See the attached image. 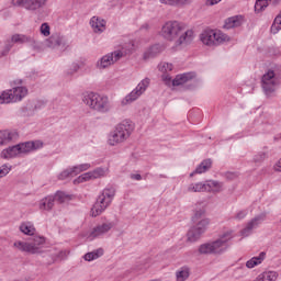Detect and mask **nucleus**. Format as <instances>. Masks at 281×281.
I'll use <instances>...</instances> for the list:
<instances>
[{"mask_svg":"<svg viewBox=\"0 0 281 281\" xmlns=\"http://www.w3.org/2000/svg\"><path fill=\"white\" fill-rule=\"evenodd\" d=\"M11 170H12V166L8 164L0 166V179H3V177H8Z\"/></svg>","mask_w":281,"mask_h":281,"instance_id":"4c0bfd02","label":"nucleus"},{"mask_svg":"<svg viewBox=\"0 0 281 281\" xmlns=\"http://www.w3.org/2000/svg\"><path fill=\"white\" fill-rule=\"evenodd\" d=\"M267 155L265 153H259L257 155H255L254 157V161L255 164H260L261 161H265Z\"/></svg>","mask_w":281,"mask_h":281,"instance_id":"37998d69","label":"nucleus"},{"mask_svg":"<svg viewBox=\"0 0 281 281\" xmlns=\"http://www.w3.org/2000/svg\"><path fill=\"white\" fill-rule=\"evenodd\" d=\"M112 227H115V224L113 222H104L102 224H98L90 232L89 239L94 240V238H102L106 236Z\"/></svg>","mask_w":281,"mask_h":281,"instance_id":"4468645a","label":"nucleus"},{"mask_svg":"<svg viewBox=\"0 0 281 281\" xmlns=\"http://www.w3.org/2000/svg\"><path fill=\"white\" fill-rule=\"evenodd\" d=\"M200 41L206 47H218L225 45V43H229L232 37L218 29H205L200 34Z\"/></svg>","mask_w":281,"mask_h":281,"instance_id":"20e7f679","label":"nucleus"},{"mask_svg":"<svg viewBox=\"0 0 281 281\" xmlns=\"http://www.w3.org/2000/svg\"><path fill=\"white\" fill-rule=\"evenodd\" d=\"M211 168L212 159H205L196 167L194 172L190 173V177H194V175H203V172H207Z\"/></svg>","mask_w":281,"mask_h":281,"instance_id":"cd10ccee","label":"nucleus"},{"mask_svg":"<svg viewBox=\"0 0 281 281\" xmlns=\"http://www.w3.org/2000/svg\"><path fill=\"white\" fill-rule=\"evenodd\" d=\"M9 42H11L12 45H25V43H34V37L25 34H13Z\"/></svg>","mask_w":281,"mask_h":281,"instance_id":"b1692460","label":"nucleus"},{"mask_svg":"<svg viewBox=\"0 0 281 281\" xmlns=\"http://www.w3.org/2000/svg\"><path fill=\"white\" fill-rule=\"evenodd\" d=\"M162 81L165 82V85H167V87H172V77L171 76L164 74Z\"/></svg>","mask_w":281,"mask_h":281,"instance_id":"c03bdc74","label":"nucleus"},{"mask_svg":"<svg viewBox=\"0 0 281 281\" xmlns=\"http://www.w3.org/2000/svg\"><path fill=\"white\" fill-rule=\"evenodd\" d=\"M69 177H72L71 171H70V169H66L61 173H59L58 179L60 181H65V179H69Z\"/></svg>","mask_w":281,"mask_h":281,"instance_id":"79ce46f5","label":"nucleus"},{"mask_svg":"<svg viewBox=\"0 0 281 281\" xmlns=\"http://www.w3.org/2000/svg\"><path fill=\"white\" fill-rule=\"evenodd\" d=\"M245 216H247V210L238 211L235 215V218L237 221H243V218H245Z\"/></svg>","mask_w":281,"mask_h":281,"instance_id":"a18cd8bd","label":"nucleus"},{"mask_svg":"<svg viewBox=\"0 0 281 281\" xmlns=\"http://www.w3.org/2000/svg\"><path fill=\"white\" fill-rule=\"evenodd\" d=\"M188 192H206V181L191 183L187 188Z\"/></svg>","mask_w":281,"mask_h":281,"instance_id":"72a5a7b5","label":"nucleus"},{"mask_svg":"<svg viewBox=\"0 0 281 281\" xmlns=\"http://www.w3.org/2000/svg\"><path fill=\"white\" fill-rule=\"evenodd\" d=\"M142 265H143L142 267L137 268L138 271H146L150 269V265H153V260L150 258H147L143 261Z\"/></svg>","mask_w":281,"mask_h":281,"instance_id":"ea45409f","label":"nucleus"},{"mask_svg":"<svg viewBox=\"0 0 281 281\" xmlns=\"http://www.w3.org/2000/svg\"><path fill=\"white\" fill-rule=\"evenodd\" d=\"M25 95H27V88L25 87H15L10 90H4L0 94V104L21 102Z\"/></svg>","mask_w":281,"mask_h":281,"instance_id":"6e6552de","label":"nucleus"},{"mask_svg":"<svg viewBox=\"0 0 281 281\" xmlns=\"http://www.w3.org/2000/svg\"><path fill=\"white\" fill-rule=\"evenodd\" d=\"M265 258H267V254L265 251L260 252L259 256L257 257H252L250 260L246 262L247 269H254V267L262 265V262H265Z\"/></svg>","mask_w":281,"mask_h":281,"instance_id":"bb28decb","label":"nucleus"},{"mask_svg":"<svg viewBox=\"0 0 281 281\" xmlns=\"http://www.w3.org/2000/svg\"><path fill=\"white\" fill-rule=\"evenodd\" d=\"M54 203H55L54 195H48L40 201L38 207L40 210H45L49 212V210H53Z\"/></svg>","mask_w":281,"mask_h":281,"instance_id":"c756f323","label":"nucleus"},{"mask_svg":"<svg viewBox=\"0 0 281 281\" xmlns=\"http://www.w3.org/2000/svg\"><path fill=\"white\" fill-rule=\"evenodd\" d=\"M78 69H80V65L75 63L71 66V71H69L68 74H76V71H78Z\"/></svg>","mask_w":281,"mask_h":281,"instance_id":"3c124183","label":"nucleus"},{"mask_svg":"<svg viewBox=\"0 0 281 281\" xmlns=\"http://www.w3.org/2000/svg\"><path fill=\"white\" fill-rule=\"evenodd\" d=\"M196 225L193 226L189 232H188V240L190 243H196L203 234H205V229H207V225H210V218H202L199 222H195Z\"/></svg>","mask_w":281,"mask_h":281,"instance_id":"f8f14e48","label":"nucleus"},{"mask_svg":"<svg viewBox=\"0 0 281 281\" xmlns=\"http://www.w3.org/2000/svg\"><path fill=\"white\" fill-rule=\"evenodd\" d=\"M77 167H79V172H85L86 170H89V168H91V164H81Z\"/></svg>","mask_w":281,"mask_h":281,"instance_id":"de8ad7c7","label":"nucleus"},{"mask_svg":"<svg viewBox=\"0 0 281 281\" xmlns=\"http://www.w3.org/2000/svg\"><path fill=\"white\" fill-rule=\"evenodd\" d=\"M276 172H281V158L274 165Z\"/></svg>","mask_w":281,"mask_h":281,"instance_id":"603ef678","label":"nucleus"},{"mask_svg":"<svg viewBox=\"0 0 281 281\" xmlns=\"http://www.w3.org/2000/svg\"><path fill=\"white\" fill-rule=\"evenodd\" d=\"M194 78V74L192 72H186L182 75L176 76V78L172 80V87H179L181 85H186L189 80H192Z\"/></svg>","mask_w":281,"mask_h":281,"instance_id":"a878e982","label":"nucleus"},{"mask_svg":"<svg viewBox=\"0 0 281 281\" xmlns=\"http://www.w3.org/2000/svg\"><path fill=\"white\" fill-rule=\"evenodd\" d=\"M133 123L131 121H123L116 125L115 130L109 135L108 144L110 146H117L126 142L133 133Z\"/></svg>","mask_w":281,"mask_h":281,"instance_id":"39448f33","label":"nucleus"},{"mask_svg":"<svg viewBox=\"0 0 281 281\" xmlns=\"http://www.w3.org/2000/svg\"><path fill=\"white\" fill-rule=\"evenodd\" d=\"M159 69L162 71V74H168V71H172V64H169V63L160 64Z\"/></svg>","mask_w":281,"mask_h":281,"instance_id":"a19ab883","label":"nucleus"},{"mask_svg":"<svg viewBox=\"0 0 281 281\" xmlns=\"http://www.w3.org/2000/svg\"><path fill=\"white\" fill-rule=\"evenodd\" d=\"M82 102L92 111H97V113H109L111 111L109 97L98 92H85L82 94Z\"/></svg>","mask_w":281,"mask_h":281,"instance_id":"7ed1b4c3","label":"nucleus"},{"mask_svg":"<svg viewBox=\"0 0 281 281\" xmlns=\"http://www.w3.org/2000/svg\"><path fill=\"white\" fill-rule=\"evenodd\" d=\"M160 3H164L165 5H178L177 0H160Z\"/></svg>","mask_w":281,"mask_h":281,"instance_id":"09e8293b","label":"nucleus"},{"mask_svg":"<svg viewBox=\"0 0 281 281\" xmlns=\"http://www.w3.org/2000/svg\"><path fill=\"white\" fill-rule=\"evenodd\" d=\"M278 85L280 81L276 77V72L273 70H268L261 79V87L266 93V95H271L273 91L278 89Z\"/></svg>","mask_w":281,"mask_h":281,"instance_id":"9b49d317","label":"nucleus"},{"mask_svg":"<svg viewBox=\"0 0 281 281\" xmlns=\"http://www.w3.org/2000/svg\"><path fill=\"white\" fill-rule=\"evenodd\" d=\"M161 52H164V45L155 44L145 50L143 54V60H150V58H156V56H159Z\"/></svg>","mask_w":281,"mask_h":281,"instance_id":"6ab92c4d","label":"nucleus"},{"mask_svg":"<svg viewBox=\"0 0 281 281\" xmlns=\"http://www.w3.org/2000/svg\"><path fill=\"white\" fill-rule=\"evenodd\" d=\"M40 32L42 36H49L50 27L48 23H43L40 27Z\"/></svg>","mask_w":281,"mask_h":281,"instance_id":"58836bf2","label":"nucleus"},{"mask_svg":"<svg viewBox=\"0 0 281 281\" xmlns=\"http://www.w3.org/2000/svg\"><path fill=\"white\" fill-rule=\"evenodd\" d=\"M203 218H207V217H205V210L200 209V210L195 211V213L192 217V221H193V223H199V221H203Z\"/></svg>","mask_w":281,"mask_h":281,"instance_id":"e433bc0d","label":"nucleus"},{"mask_svg":"<svg viewBox=\"0 0 281 281\" xmlns=\"http://www.w3.org/2000/svg\"><path fill=\"white\" fill-rule=\"evenodd\" d=\"M131 179H134L135 181H142V175L133 173L131 175Z\"/></svg>","mask_w":281,"mask_h":281,"instance_id":"5fc2aeb1","label":"nucleus"},{"mask_svg":"<svg viewBox=\"0 0 281 281\" xmlns=\"http://www.w3.org/2000/svg\"><path fill=\"white\" fill-rule=\"evenodd\" d=\"M113 199H115V188L103 189L91 209V216H100L113 203Z\"/></svg>","mask_w":281,"mask_h":281,"instance_id":"423d86ee","label":"nucleus"},{"mask_svg":"<svg viewBox=\"0 0 281 281\" xmlns=\"http://www.w3.org/2000/svg\"><path fill=\"white\" fill-rule=\"evenodd\" d=\"M194 0H177L178 5H190Z\"/></svg>","mask_w":281,"mask_h":281,"instance_id":"8fccbe9b","label":"nucleus"},{"mask_svg":"<svg viewBox=\"0 0 281 281\" xmlns=\"http://www.w3.org/2000/svg\"><path fill=\"white\" fill-rule=\"evenodd\" d=\"M266 218L265 214L258 215L254 217L250 222H248L247 226L241 231V236L247 237L250 236L251 232L258 227Z\"/></svg>","mask_w":281,"mask_h":281,"instance_id":"a211bd4d","label":"nucleus"},{"mask_svg":"<svg viewBox=\"0 0 281 281\" xmlns=\"http://www.w3.org/2000/svg\"><path fill=\"white\" fill-rule=\"evenodd\" d=\"M124 56H126V52L114 50L101 57L97 61L95 67L97 69H100V70L109 69V67H111L112 65H115V63H117V60H120L121 58H124Z\"/></svg>","mask_w":281,"mask_h":281,"instance_id":"9d476101","label":"nucleus"},{"mask_svg":"<svg viewBox=\"0 0 281 281\" xmlns=\"http://www.w3.org/2000/svg\"><path fill=\"white\" fill-rule=\"evenodd\" d=\"M206 5H216L217 3H221V0H206Z\"/></svg>","mask_w":281,"mask_h":281,"instance_id":"864d4df0","label":"nucleus"},{"mask_svg":"<svg viewBox=\"0 0 281 281\" xmlns=\"http://www.w3.org/2000/svg\"><path fill=\"white\" fill-rule=\"evenodd\" d=\"M67 256H69V251L67 250H61L58 255L59 258H67Z\"/></svg>","mask_w":281,"mask_h":281,"instance_id":"6e6d98bb","label":"nucleus"},{"mask_svg":"<svg viewBox=\"0 0 281 281\" xmlns=\"http://www.w3.org/2000/svg\"><path fill=\"white\" fill-rule=\"evenodd\" d=\"M38 148H43V142L35 140V142H26L22 144H18V150L21 155H29V153H32L34 150H38Z\"/></svg>","mask_w":281,"mask_h":281,"instance_id":"f3484780","label":"nucleus"},{"mask_svg":"<svg viewBox=\"0 0 281 281\" xmlns=\"http://www.w3.org/2000/svg\"><path fill=\"white\" fill-rule=\"evenodd\" d=\"M223 190H225L223 182L217 180H206V192H211L212 194H221Z\"/></svg>","mask_w":281,"mask_h":281,"instance_id":"412c9836","label":"nucleus"},{"mask_svg":"<svg viewBox=\"0 0 281 281\" xmlns=\"http://www.w3.org/2000/svg\"><path fill=\"white\" fill-rule=\"evenodd\" d=\"M269 1H272L273 5L281 3V0H257L255 3V12H262L266 8H269Z\"/></svg>","mask_w":281,"mask_h":281,"instance_id":"7c9ffc66","label":"nucleus"},{"mask_svg":"<svg viewBox=\"0 0 281 281\" xmlns=\"http://www.w3.org/2000/svg\"><path fill=\"white\" fill-rule=\"evenodd\" d=\"M20 232L25 234V236H34L36 234V227L32 222H23L20 224Z\"/></svg>","mask_w":281,"mask_h":281,"instance_id":"c85d7f7f","label":"nucleus"},{"mask_svg":"<svg viewBox=\"0 0 281 281\" xmlns=\"http://www.w3.org/2000/svg\"><path fill=\"white\" fill-rule=\"evenodd\" d=\"M68 169L70 170L71 177H76L77 175H80V172H81L78 166H75V167L68 168Z\"/></svg>","mask_w":281,"mask_h":281,"instance_id":"49530a36","label":"nucleus"},{"mask_svg":"<svg viewBox=\"0 0 281 281\" xmlns=\"http://www.w3.org/2000/svg\"><path fill=\"white\" fill-rule=\"evenodd\" d=\"M54 201L57 203H67V201H71V196L63 191H57L55 195H53Z\"/></svg>","mask_w":281,"mask_h":281,"instance_id":"f704fd0d","label":"nucleus"},{"mask_svg":"<svg viewBox=\"0 0 281 281\" xmlns=\"http://www.w3.org/2000/svg\"><path fill=\"white\" fill-rule=\"evenodd\" d=\"M90 25L95 34H102L106 30V22L98 16L91 18Z\"/></svg>","mask_w":281,"mask_h":281,"instance_id":"4be33fe9","label":"nucleus"},{"mask_svg":"<svg viewBox=\"0 0 281 281\" xmlns=\"http://www.w3.org/2000/svg\"><path fill=\"white\" fill-rule=\"evenodd\" d=\"M149 27H150V25H148V24H143V26H142L143 30H148Z\"/></svg>","mask_w":281,"mask_h":281,"instance_id":"4d7b16f0","label":"nucleus"},{"mask_svg":"<svg viewBox=\"0 0 281 281\" xmlns=\"http://www.w3.org/2000/svg\"><path fill=\"white\" fill-rule=\"evenodd\" d=\"M159 35L169 43L176 41V47L190 45L194 41V31L192 29L186 31V26L179 21H167L161 26Z\"/></svg>","mask_w":281,"mask_h":281,"instance_id":"f257e3e1","label":"nucleus"},{"mask_svg":"<svg viewBox=\"0 0 281 281\" xmlns=\"http://www.w3.org/2000/svg\"><path fill=\"white\" fill-rule=\"evenodd\" d=\"M13 47V44L8 40L3 48L0 50V58H5Z\"/></svg>","mask_w":281,"mask_h":281,"instance_id":"c9c22d12","label":"nucleus"},{"mask_svg":"<svg viewBox=\"0 0 281 281\" xmlns=\"http://www.w3.org/2000/svg\"><path fill=\"white\" fill-rule=\"evenodd\" d=\"M102 256H104V249L102 248H99L97 250H93L91 252H88L83 256V259L87 261V262H91L93 260H98V258H102Z\"/></svg>","mask_w":281,"mask_h":281,"instance_id":"473e14b6","label":"nucleus"},{"mask_svg":"<svg viewBox=\"0 0 281 281\" xmlns=\"http://www.w3.org/2000/svg\"><path fill=\"white\" fill-rule=\"evenodd\" d=\"M45 245V237L35 236L32 241L16 240L13 244L14 249L24 254H41V249Z\"/></svg>","mask_w":281,"mask_h":281,"instance_id":"0eeeda50","label":"nucleus"},{"mask_svg":"<svg viewBox=\"0 0 281 281\" xmlns=\"http://www.w3.org/2000/svg\"><path fill=\"white\" fill-rule=\"evenodd\" d=\"M1 159H16L21 157L18 145L8 147L0 153Z\"/></svg>","mask_w":281,"mask_h":281,"instance_id":"5701e85b","label":"nucleus"},{"mask_svg":"<svg viewBox=\"0 0 281 281\" xmlns=\"http://www.w3.org/2000/svg\"><path fill=\"white\" fill-rule=\"evenodd\" d=\"M150 86V79H143L134 90H132L125 98L122 99L121 105L128 106V104H133L136 100L142 98L143 93H146V90Z\"/></svg>","mask_w":281,"mask_h":281,"instance_id":"1a4fd4ad","label":"nucleus"},{"mask_svg":"<svg viewBox=\"0 0 281 281\" xmlns=\"http://www.w3.org/2000/svg\"><path fill=\"white\" fill-rule=\"evenodd\" d=\"M190 278V267L183 266L176 271V281H186Z\"/></svg>","mask_w":281,"mask_h":281,"instance_id":"2f4dec72","label":"nucleus"},{"mask_svg":"<svg viewBox=\"0 0 281 281\" xmlns=\"http://www.w3.org/2000/svg\"><path fill=\"white\" fill-rule=\"evenodd\" d=\"M105 176H106V170L104 168H97L92 171H89L79 176L75 180V183H85V181H93V179H100Z\"/></svg>","mask_w":281,"mask_h":281,"instance_id":"2eb2a0df","label":"nucleus"},{"mask_svg":"<svg viewBox=\"0 0 281 281\" xmlns=\"http://www.w3.org/2000/svg\"><path fill=\"white\" fill-rule=\"evenodd\" d=\"M18 137L19 134L16 132H10L8 130L0 131V146H3V144H10V142Z\"/></svg>","mask_w":281,"mask_h":281,"instance_id":"393cba45","label":"nucleus"},{"mask_svg":"<svg viewBox=\"0 0 281 281\" xmlns=\"http://www.w3.org/2000/svg\"><path fill=\"white\" fill-rule=\"evenodd\" d=\"M13 5H18V8H23L29 12H36V10H41V8L45 7L47 0H12Z\"/></svg>","mask_w":281,"mask_h":281,"instance_id":"ddd939ff","label":"nucleus"},{"mask_svg":"<svg viewBox=\"0 0 281 281\" xmlns=\"http://www.w3.org/2000/svg\"><path fill=\"white\" fill-rule=\"evenodd\" d=\"M47 46L56 49V47H60L63 52L69 47V40L60 34H53L47 41Z\"/></svg>","mask_w":281,"mask_h":281,"instance_id":"dca6fc26","label":"nucleus"},{"mask_svg":"<svg viewBox=\"0 0 281 281\" xmlns=\"http://www.w3.org/2000/svg\"><path fill=\"white\" fill-rule=\"evenodd\" d=\"M233 238L234 234L232 231L225 232L215 241L202 244L199 247V252L203 255L213 254L215 256L225 254V251H227V247H229V240Z\"/></svg>","mask_w":281,"mask_h":281,"instance_id":"f03ea898","label":"nucleus"},{"mask_svg":"<svg viewBox=\"0 0 281 281\" xmlns=\"http://www.w3.org/2000/svg\"><path fill=\"white\" fill-rule=\"evenodd\" d=\"M245 23V16L243 15H234L226 19L224 29L225 30H233V27H240Z\"/></svg>","mask_w":281,"mask_h":281,"instance_id":"aec40b11","label":"nucleus"}]
</instances>
